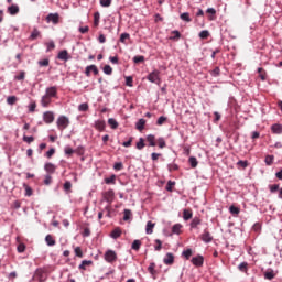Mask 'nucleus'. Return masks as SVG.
Returning <instances> with one entry per match:
<instances>
[{
    "label": "nucleus",
    "mask_w": 282,
    "mask_h": 282,
    "mask_svg": "<svg viewBox=\"0 0 282 282\" xmlns=\"http://www.w3.org/2000/svg\"><path fill=\"white\" fill-rule=\"evenodd\" d=\"M59 131H65L69 127V118L67 116H59L56 121Z\"/></svg>",
    "instance_id": "1"
},
{
    "label": "nucleus",
    "mask_w": 282,
    "mask_h": 282,
    "mask_svg": "<svg viewBox=\"0 0 282 282\" xmlns=\"http://www.w3.org/2000/svg\"><path fill=\"white\" fill-rule=\"evenodd\" d=\"M147 80H149L150 83H153L154 85H160V83H162V79L160 78V70L158 69L152 70L147 76Z\"/></svg>",
    "instance_id": "2"
},
{
    "label": "nucleus",
    "mask_w": 282,
    "mask_h": 282,
    "mask_svg": "<svg viewBox=\"0 0 282 282\" xmlns=\"http://www.w3.org/2000/svg\"><path fill=\"white\" fill-rule=\"evenodd\" d=\"M118 260V254L116 253V251L109 249L106 251L105 253V261H107V263H113Z\"/></svg>",
    "instance_id": "3"
},
{
    "label": "nucleus",
    "mask_w": 282,
    "mask_h": 282,
    "mask_svg": "<svg viewBox=\"0 0 282 282\" xmlns=\"http://www.w3.org/2000/svg\"><path fill=\"white\" fill-rule=\"evenodd\" d=\"M58 94V88L56 86L47 87L45 90V95L47 98H56Z\"/></svg>",
    "instance_id": "4"
},
{
    "label": "nucleus",
    "mask_w": 282,
    "mask_h": 282,
    "mask_svg": "<svg viewBox=\"0 0 282 282\" xmlns=\"http://www.w3.org/2000/svg\"><path fill=\"white\" fill-rule=\"evenodd\" d=\"M113 197H116V193L113 192V189H109L104 193V199L109 205L113 204Z\"/></svg>",
    "instance_id": "5"
},
{
    "label": "nucleus",
    "mask_w": 282,
    "mask_h": 282,
    "mask_svg": "<svg viewBox=\"0 0 282 282\" xmlns=\"http://www.w3.org/2000/svg\"><path fill=\"white\" fill-rule=\"evenodd\" d=\"M191 261L196 268H202L204 265V256L193 257Z\"/></svg>",
    "instance_id": "6"
},
{
    "label": "nucleus",
    "mask_w": 282,
    "mask_h": 282,
    "mask_svg": "<svg viewBox=\"0 0 282 282\" xmlns=\"http://www.w3.org/2000/svg\"><path fill=\"white\" fill-rule=\"evenodd\" d=\"M43 120L46 124H52V122H54V112L52 111L44 112Z\"/></svg>",
    "instance_id": "7"
},
{
    "label": "nucleus",
    "mask_w": 282,
    "mask_h": 282,
    "mask_svg": "<svg viewBox=\"0 0 282 282\" xmlns=\"http://www.w3.org/2000/svg\"><path fill=\"white\" fill-rule=\"evenodd\" d=\"M91 72L95 76H98V67L96 65H89L85 69V74L87 77L91 76Z\"/></svg>",
    "instance_id": "8"
},
{
    "label": "nucleus",
    "mask_w": 282,
    "mask_h": 282,
    "mask_svg": "<svg viewBox=\"0 0 282 282\" xmlns=\"http://www.w3.org/2000/svg\"><path fill=\"white\" fill-rule=\"evenodd\" d=\"M163 263L165 265H173V263H175V256H173L171 252L166 253L163 259Z\"/></svg>",
    "instance_id": "9"
},
{
    "label": "nucleus",
    "mask_w": 282,
    "mask_h": 282,
    "mask_svg": "<svg viewBox=\"0 0 282 282\" xmlns=\"http://www.w3.org/2000/svg\"><path fill=\"white\" fill-rule=\"evenodd\" d=\"M58 20H59L58 13H50V14L46 17L47 23H53L54 25H57Z\"/></svg>",
    "instance_id": "10"
},
{
    "label": "nucleus",
    "mask_w": 282,
    "mask_h": 282,
    "mask_svg": "<svg viewBox=\"0 0 282 282\" xmlns=\"http://www.w3.org/2000/svg\"><path fill=\"white\" fill-rule=\"evenodd\" d=\"M202 241L204 243H210L213 241V236L208 232V230H204V232L200 236Z\"/></svg>",
    "instance_id": "11"
},
{
    "label": "nucleus",
    "mask_w": 282,
    "mask_h": 282,
    "mask_svg": "<svg viewBox=\"0 0 282 282\" xmlns=\"http://www.w3.org/2000/svg\"><path fill=\"white\" fill-rule=\"evenodd\" d=\"M57 58L58 61H64L65 63H67V61H69V53L67 52V50H63L57 54Z\"/></svg>",
    "instance_id": "12"
},
{
    "label": "nucleus",
    "mask_w": 282,
    "mask_h": 282,
    "mask_svg": "<svg viewBox=\"0 0 282 282\" xmlns=\"http://www.w3.org/2000/svg\"><path fill=\"white\" fill-rule=\"evenodd\" d=\"M202 224V219L199 217H194L189 224L192 230H197L198 226Z\"/></svg>",
    "instance_id": "13"
},
{
    "label": "nucleus",
    "mask_w": 282,
    "mask_h": 282,
    "mask_svg": "<svg viewBox=\"0 0 282 282\" xmlns=\"http://www.w3.org/2000/svg\"><path fill=\"white\" fill-rule=\"evenodd\" d=\"M44 170L46 171V173H48L50 175H52L53 173L56 172V165H54V163H46L44 165Z\"/></svg>",
    "instance_id": "14"
},
{
    "label": "nucleus",
    "mask_w": 282,
    "mask_h": 282,
    "mask_svg": "<svg viewBox=\"0 0 282 282\" xmlns=\"http://www.w3.org/2000/svg\"><path fill=\"white\" fill-rule=\"evenodd\" d=\"M7 12H9L11 17L17 15V13L19 12V4H11L10 7H8Z\"/></svg>",
    "instance_id": "15"
},
{
    "label": "nucleus",
    "mask_w": 282,
    "mask_h": 282,
    "mask_svg": "<svg viewBox=\"0 0 282 282\" xmlns=\"http://www.w3.org/2000/svg\"><path fill=\"white\" fill-rule=\"evenodd\" d=\"M122 235V229H120V227L115 228L111 234L110 237L111 239H119V237Z\"/></svg>",
    "instance_id": "16"
},
{
    "label": "nucleus",
    "mask_w": 282,
    "mask_h": 282,
    "mask_svg": "<svg viewBox=\"0 0 282 282\" xmlns=\"http://www.w3.org/2000/svg\"><path fill=\"white\" fill-rule=\"evenodd\" d=\"M50 102H52V98L47 97L46 95L42 96L41 98V106L46 108L50 107Z\"/></svg>",
    "instance_id": "17"
},
{
    "label": "nucleus",
    "mask_w": 282,
    "mask_h": 282,
    "mask_svg": "<svg viewBox=\"0 0 282 282\" xmlns=\"http://www.w3.org/2000/svg\"><path fill=\"white\" fill-rule=\"evenodd\" d=\"M153 228H155V224H153L151 220L147 223L145 232L147 235H153Z\"/></svg>",
    "instance_id": "18"
},
{
    "label": "nucleus",
    "mask_w": 282,
    "mask_h": 282,
    "mask_svg": "<svg viewBox=\"0 0 282 282\" xmlns=\"http://www.w3.org/2000/svg\"><path fill=\"white\" fill-rule=\"evenodd\" d=\"M106 123L102 120L95 121V129L98 131H105Z\"/></svg>",
    "instance_id": "19"
},
{
    "label": "nucleus",
    "mask_w": 282,
    "mask_h": 282,
    "mask_svg": "<svg viewBox=\"0 0 282 282\" xmlns=\"http://www.w3.org/2000/svg\"><path fill=\"white\" fill-rule=\"evenodd\" d=\"M180 19L181 21H185V23H191V21H193L191 19V13L188 12L181 13Z\"/></svg>",
    "instance_id": "20"
},
{
    "label": "nucleus",
    "mask_w": 282,
    "mask_h": 282,
    "mask_svg": "<svg viewBox=\"0 0 282 282\" xmlns=\"http://www.w3.org/2000/svg\"><path fill=\"white\" fill-rule=\"evenodd\" d=\"M272 133H276L278 135H280V133H282V126L279 123H274L271 127Z\"/></svg>",
    "instance_id": "21"
},
{
    "label": "nucleus",
    "mask_w": 282,
    "mask_h": 282,
    "mask_svg": "<svg viewBox=\"0 0 282 282\" xmlns=\"http://www.w3.org/2000/svg\"><path fill=\"white\" fill-rule=\"evenodd\" d=\"M45 242H46V246H56V240H54V237H52V235H47L45 237Z\"/></svg>",
    "instance_id": "22"
},
{
    "label": "nucleus",
    "mask_w": 282,
    "mask_h": 282,
    "mask_svg": "<svg viewBox=\"0 0 282 282\" xmlns=\"http://www.w3.org/2000/svg\"><path fill=\"white\" fill-rule=\"evenodd\" d=\"M183 219L185 221H188V219H193V212H191L188 209H184V212H183Z\"/></svg>",
    "instance_id": "23"
},
{
    "label": "nucleus",
    "mask_w": 282,
    "mask_h": 282,
    "mask_svg": "<svg viewBox=\"0 0 282 282\" xmlns=\"http://www.w3.org/2000/svg\"><path fill=\"white\" fill-rule=\"evenodd\" d=\"M94 262L91 260H83L79 264V270H87L86 265H91Z\"/></svg>",
    "instance_id": "24"
},
{
    "label": "nucleus",
    "mask_w": 282,
    "mask_h": 282,
    "mask_svg": "<svg viewBox=\"0 0 282 282\" xmlns=\"http://www.w3.org/2000/svg\"><path fill=\"white\" fill-rule=\"evenodd\" d=\"M41 36V31L37 29H34L30 35L31 41H36Z\"/></svg>",
    "instance_id": "25"
},
{
    "label": "nucleus",
    "mask_w": 282,
    "mask_h": 282,
    "mask_svg": "<svg viewBox=\"0 0 282 282\" xmlns=\"http://www.w3.org/2000/svg\"><path fill=\"white\" fill-rule=\"evenodd\" d=\"M94 25L95 28H98L100 25V12H95L94 13Z\"/></svg>",
    "instance_id": "26"
},
{
    "label": "nucleus",
    "mask_w": 282,
    "mask_h": 282,
    "mask_svg": "<svg viewBox=\"0 0 282 282\" xmlns=\"http://www.w3.org/2000/svg\"><path fill=\"white\" fill-rule=\"evenodd\" d=\"M147 142H149V147H155V135L148 134L147 135Z\"/></svg>",
    "instance_id": "27"
},
{
    "label": "nucleus",
    "mask_w": 282,
    "mask_h": 282,
    "mask_svg": "<svg viewBox=\"0 0 282 282\" xmlns=\"http://www.w3.org/2000/svg\"><path fill=\"white\" fill-rule=\"evenodd\" d=\"M144 124H147V120H144V119H139V121H138L137 124H135L138 131H142V130L144 129Z\"/></svg>",
    "instance_id": "28"
},
{
    "label": "nucleus",
    "mask_w": 282,
    "mask_h": 282,
    "mask_svg": "<svg viewBox=\"0 0 282 282\" xmlns=\"http://www.w3.org/2000/svg\"><path fill=\"white\" fill-rule=\"evenodd\" d=\"M264 162H265L267 166H272V164L274 162V155H267L264 159Z\"/></svg>",
    "instance_id": "29"
},
{
    "label": "nucleus",
    "mask_w": 282,
    "mask_h": 282,
    "mask_svg": "<svg viewBox=\"0 0 282 282\" xmlns=\"http://www.w3.org/2000/svg\"><path fill=\"white\" fill-rule=\"evenodd\" d=\"M188 162H189L192 169H197V164H198L197 158L191 156V158L188 159Z\"/></svg>",
    "instance_id": "30"
},
{
    "label": "nucleus",
    "mask_w": 282,
    "mask_h": 282,
    "mask_svg": "<svg viewBox=\"0 0 282 282\" xmlns=\"http://www.w3.org/2000/svg\"><path fill=\"white\" fill-rule=\"evenodd\" d=\"M172 34H174V36L170 37L172 41H177L182 39V33H180V31L177 30L172 31Z\"/></svg>",
    "instance_id": "31"
},
{
    "label": "nucleus",
    "mask_w": 282,
    "mask_h": 282,
    "mask_svg": "<svg viewBox=\"0 0 282 282\" xmlns=\"http://www.w3.org/2000/svg\"><path fill=\"white\" fill-rule=\"evenodd\" d=\"M108 124L111 127V129H118V121L113 118L108 119Z\"/></svg>",
    "instance_id": "32"
},
{
    "label": "nucleus",
    "mask_w": 282,
    "mask_h": 282,
    "mask_svg": "<svg viewBox=\"0 0 282 282\" xmlns=\"http://www.w3.org/2000/svg\"><path fill=\"white\" fill-rule=\"evenodd\" d=\"M180 230H182V226L180 224H175L172 227L173 235H180Z\"/></svg>",
    "instance_id": "33"
},
{
    "label": "nucleus",
    "mask_w": 282,
    "mask_h": 282,
    "mask_svg": "<svg viewBox=\"0 0 282 282\" xmlns=\"http://www.w3.org/2000/svg\"><path fill=\"white\" fill-rule=\"evenodd\" d=\"M144 147H147V144H144V138H140L139 142H137V149L139 151H142V149H144Z\"/></svg>",
    "instance_id": "34"
},
{
    "label": "nucleus",
    "mask_w": 282,
    "mask_h": 282,
    "mask_svg": "<svg viewBox=\"0 0 282 282\" xmlns=\"http://www.w3.org/2000/svg\"><path fill=\"white\" fill-rule=\"evenodd\" d=\"M131 219V210L124 209L123 210V221H129Z\"/></svg>",
    "instance_id": "35"
},
{
    "label": "nucleus",
    "mask_w": 282,
    "mask_h": 282,
    "mask_svg": "<svg viewBox=\"0 0 282 282\" xmlns=\"http://www.w3.org/2000/svg\"><path fill=\"white\" fill-rule=\"evenodd\" d=\"M104 74H106V76H111V74H113V68H111L109 65H105Z\"/></svg>",
    "instance_id": "36"
},
{
    "label": "nucleus",
    "mask_w": 282,
    "mask_h": 282,
    "mask_svg": "<svg viewBox=\"0 0 282 282\" xmlns=\"http://www.w3.org/2000/svg\"><path fill=\"white\" fill-rule=\"evenodd\" d=\"M183 257H185V259H191V257H193V249H186L182 252Z\"/></svg>",
    "instance_id": "37"
},
{
    "label": "nucleus",
    "mask_w": 282,
    "mask_h": 282,
    "mask_svg": "<svg viewBox=\"0 0 282 282\" xmlns=\"http://www.w3.org/2000/svg\"><path fill=\"white\" fill-rule=\"evenodd\" d=\"M140 246H142V241L134 240L131 245L132 250H140Z\"/></svg>",
    "instance_id": "38"
},
{
    "label": "nucleus",
    "mask_w": 282,
    "mask_h": 282,
    "mask_svg": "<svg viewBox=\"0 0 282 282\" xmlns=\"http://www.w3.org/2000/svg\"><path fill=\"white\" fill-rule=\"evenodd\" d=\"M112 0H99V4L101 8H109L111 6Z\"/></svg>",
    "instance_id": "39"
},
{
    "label": "nucleus",
    "mask_w": 282,
    "mask_h": 282,
    "mask_svg": "<svg viewBox=\"0 0 282 282\" xmlns=\"http://www.w3.org/2000/svg\"><path fill=\"white\" fill-rule=\"evenodd\" d=\"M37 65L40 67H47L50 65V59L48 58L41 59V61L37 62Z\"/></svg>",
    "instance_id": "40"
},
{
    "label": "nucleus",
    "mask_w": 282,
    "mask_h": 282,
    "mask_svg": "<svg viewBox=\"0 0 282 282\" xmlns=\"http://www.w3.org/2000/svg\"><path fill=\"white\" fill-rule=\"evenodd\" d=\"M106 184H116V174H112L110 177L105 178Z\"/></svg>",
    "instance_id": "41"
},
{
    "label": "nucleus",
    "mask_w": 282,
    "mask_h": 282,
    "mask_svg": "<svg viewBox=\"0 0 282 282\" xmlns=\"http://www.w3.org/2000/svg\"><path fill=\"white\" fill-rule=\"evenodd\" d=\"M133 63H135V64L144 63V56L143 55L134 56L133 57Z\"/></svg>",
    "instance_id": "42"
},
{
    "label": "nucleus",
    "mask_w": 282,
    "mask_h": 282,
    "mask_svg": "<svg viewBox=\"0 0 282 282\" xmlns=\"http://www.w3.org/2000/svg\"><path fill=\"white\" fill-rule=\"evenodd\" d=\"M89 110V104L84 102L78 106V111H88Z\"/></svg>",
    "instance_id": "43"
},
{
    "label": "nucleus",
    "mask_w": 282,
    "mask_h": 282,
    "mask_svg": "<svg viewBox=\"0 0 282 282\" xmlns=\"http://www.w3.org/2000/svg\"><path fill=\"white\" fill-rule=\"evenodd\" d=\"M166 120H167V118L164 116L159 117L156 120L158 127H162V124H164L166 122Z\"/></svg>",
    "instance_id": "44"
},
{
    "label": "nucleus",
    "mask_w": 282,
    "mask_h": 282,
    "mask_svg": "<svg viewBox=\"0 0 282 282\" xmlns=\"http://www.w3.org/2000/svg\"><path fill=\"white\" fill-rule=\"evenodd\" d=\"M46 52H52V50H55L56 44L54 43V41H50L48 43H46Z\"/></svg>",
    "instance_id": "45"
},
{
    "label": "nucleus",
    "mask_w": 282,
    "mask_h": 282,
    "mask_svg": "<svg viewBox=\"0 0 282 282\" xmlns=\"http://www.w3.org/2000/svg\"><path fill=\"white\" fill-rule=\"evenodd\" d=\"M264 279H267L268 281H272V279H274V271H268L264 273Z\"/></svg>",
    "instance_id": "46"
},
{
    "label": "nucleus",
    "mask_w": 282,
    "mask_h": 282,
    "mask_svg": "<svg viewBox=\"0 0 282 282\" xmlns=\"http://www.w3.org/2000/svg\"><path fill=\"white\" fill-rule=\"evenodd\" d=\"M173 186H175V182L169 181L167 184H166L165 189H166L169 193H172V192H173Z\"/></svg>",
    "instance_id": "47"
},
{
    "label": "nucleus",
    "mask_w": 282,
    "mask_h": 282,
    "mask_svg": "<svg viewBox=\"0 0 282 282\" xmlns=\"http://www.w3.org/2000/svg\"><path fill=\"white\" fill-rule=\"evenodd\" d=\"M148 271L150 272V274L155 275V262L150 263V265L148 267Z\"/></svg>",
    "instance_id": "48"
},
{
    "label": "nucleus",
    "mask_w": 282,
    "mask_h": 282,
    "mask_svg": "<svg viewBox=\"0 0 282 282\" xmlns=\"http://www.w3.org/2000/svg\"><path fill=\"white\" fill-rule=\"evenodd\" d=\"M177 169H180V166L175 163L167 164V170L170 171V173L173 171H177Z\"/></svg>",
    "instance_id": "49"
},
{
    "label": "nucleus",
    "mask_w": 282,
    "mask_h": 282,
    "mask_svg": "<svg viewBox=\"0 0 282 282\" xmlns=\"http://www.w3.org/2000/svg\"><path fill=\"white\" fill-rule=\"evenodd\" d=\"M229 213H231V215H239L240 209H239V207L230 206L229 207Z\"/></svg>",
    "instance_id": "50"
},
{
    "label": "nucleus",
    "mask_w": 282,
    "mask_h": 282,
    "mask_svg": "<svg viewBox=\"0 0 282 282\" xmlns=\"http://www.w3.org/2000/svg\"><path fill=\"white\" fill-rule=\"evenodd\" d=\"M220 69L219 67H215L212 72H210V76H213L214 78H217V76H219L220 74Z\"/></svg>",
    "instance_id": "51"
},
{
    "label": "nucleus",
    "mask_w": 282,
    "mask_h": 282,
    "mask_svg": "<svg viewBox=\"0 0 282 282\" xmlns=\"http://www.w3.org/2000/svg\"><path fill=\"white\" fill-rule=\"evenodd\" d=\"M159 142V149H164L166 147V141L164 140V138H159L158 139Z\"/></svg>",
    "instance_id": "52"
},
{
    "label": "nucleus",
    "mask_w": 282,
    "mask_h": 282,
    "mask_svg": "<svg viewBox=\"0 0 282 282\" xmlns=\"http://www.w3.org/2000/svg\"><path fill=\"white\" fill-rule=\"evenodd\" d=\"M130 34L129 33H122L121 35H120V43H127L126 41H127V39H130Z\"/></svg>",
    "instance_id": "53"
},
{
    "label": "nucleus",
    "mask_w": 282,
    "mask_h": 282,
    "mask_svg": "<svg viewBox=\"0 0 282 282\" xmlns=\"http://www.w3.org/2000/svg\"><path fill=\"white\" fill-rule=\"evenodd\" d=\"M126 85H127V87H133V77L132 76L126 77Z\"/></svg>",
    "instance_id": "54"
},
{
    "label": "nucleus",
    "mask_w": 282,
    "mask_h": 282,
    "mask_svg": "<svg viewBox=\"0 0 282 282\" xmlns=\"http://www.w3.org/2000/svg\"><path fill=\"white\" fill-rule=\"evenodd\" d=\"M238 269L240 270V272H246L248 270V262L240 263Z\"/></svg>",
    "instance_id": "55"
},
{
    "label": "nucleus",
    "mask_w": 282,
    "mask_h": 282,
    "mask_svg": "<svg viewBox=\"0 0 282 282\" xmlns=\"http://www.w3.org/2000/svg\"><path fill=\"white\" fill-rule=\"evenodd\" d=\"M208 36H210V33L207 30L200 31L199 33L200 39H208Z\"/></svg>",
    "instance_id": "56"
},
{
    "label": "nucleus",
    "mask_w": 282,
    "mask_h": 282,
    "mask_svg": "<svg viewBox=\"0 0 282 282\" xmlns=\"http://www.w3.org/2000/svg\"><path fill=\"white\" fill-rule=\"evenodd\" d=\"M7 102H8L9 105H14V104L17 102V96H9V97L7 98Z\"/></svg>",
    "instance_id": "57"
},
{
    "label": "nucleus",
    "mask_w": 282,
    "mask_h": 282,
    "mask_svg": "<svg viewBox=\"0 0 282 282\" xmlns=\"http://www.w3.org/2000/svg\"><path fill=\"white\" fill-rule=\"evenodd\" d=\"M44 184L45 186H50V184H52V175L50 174L45 175Z\"/></svg>",
    "instance_id": "58"
},
{
    "label": "nucleus",
    "mask_w": 282,
    "mask_h": 282,
    "mask_svg": "<svg viewBox=\"0 0 282 282\" xmlns=\"http://www.w3.org/2000/svg\"><path fill=\"white\" fill-rule=\"evenodd\" d=\"M64 152L66 155H72V154H74V149H72V147H69V145H66L64 149Z\"/></svg>",
    "instance_id": "59"
},
{
    "label": "nucleus",
    "mask_w": 282,
    "mask_h": 282,
    "mask_svg": "<svg viewBox=\"0 0 282 282\" xmlns=\"http://www.w3.org/2000/svg\"><path fill=\"white\" fill-rule=\"evenodd\" d=\"M270 193H276L279 191V184L269 185Z\"/></svg>",
    "instance_id": "60"
},
{
    "label": "nucleus",
    "mask_w": 282,
    "mask_h": 282,
    "mask_svg": "<svg viewBox=\"0 0 282 282\" xmlns=\"http://www.w3.org/2000/svg\"><path fill=\"white\" fill-rule=\"evenodd\" d=\"M75 254L76 257H79V259H83V249H80V247H76Z\"/></svg>",
    "instance_id": "61"
},
{
    "label": "nucleus",
    "mask_w": 282,
    "mask_h": 282,
    "mask_svg": "<svg viewBox=\"0 0 282 282\" xmlns=\"http://www.w3.org/2000/svg\"><path fill=\"white\" fill-rule=\"evenodd\" d=\"M113 169L115 171H122L123 169L122 162L115 163Z\"/></svg>",
    "instance_id": "62"
},
{
    "label": "nucleus",
    "mask_w": 282,
    "mask_h": 282,
    "mask_svg": "<svg viewBox=\"0 0 282 282\" xmlns=\"http://www.w3.org/2000/svg\"><path fill=\"white\" fill-rule=\"evenodd\" d=\"M22 140L23 142H28V144H31V142L34 140V137L23 135Z\"/></svg>",
    "instance_id": "63"
},
{
    "label": "nucleus",
    "mask_w": 282,
    "mask_h": 282,
    "mask_svg": "<svg viewBox=\"0 0 282 282\" xmlns=\"http://www.w3.org/2000/svg\"><path fill=\"white\" fill-rule=\"evenodd\" d=\"M54 153H56V150H55L54 148H51V149L46 152L45 156H46V158H52V155H54Z\"/></svg>",
    "instance_id": "64"
}]
</instances>
